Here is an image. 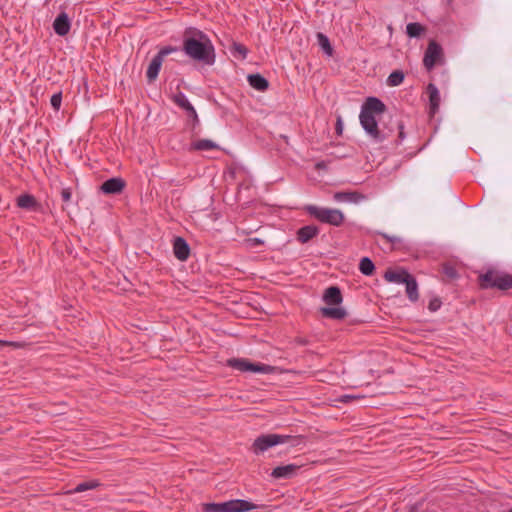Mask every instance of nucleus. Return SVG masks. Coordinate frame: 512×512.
Listing matches in <instances>:
<instances>
[{
  "mask_svg": "<svg viewBox=\"0 0 512 512\" xmlns=\"http://www.w3.org/2000/svg\"><path fill=\"white\" fill-rule=\"evenodd\" d=\"M183 51L191 59L212 65L215 62V50L209 37L195 28L184 32Z\"/></svg>",
  "mask_w": 512,
  "mask_h": 512,
  "instance_id": "f257e3e1",
  "label": "nucleus"
},
{
  "mask_svg": "<svg viewBox=\"0 0 512 512\" xmlns=\"http://www.w3.org/2000/svg\"><path fill=\"white\" fill-rule=\"evenodd\" d=\"M386 110L385 104L376 97H368L361 107L359 120L365 132L376 142H382L393 132L392 128L385 130L378 126L376 117Z\"/></svg>",
  "mask_w": 512,
  "mask_h": 512,
  "instance_id": "f03ea898",
  "label": "nucleus"
},
{
  "mask_svg": "<svg viewBox=\"0 0 512 512\" xmlns=\"http://www.w3.org/2000/svg\"><path fill=\"white\" fill-rule=\"evenodd\" d=\"M478 284L481 289H498L507 291L512 289V275L504 271L489 268L478 275Z\"/></svg>",
  "mask_w": 512,
  "mask_h": 512,
  "instance_id": "7ed1b4c3",
  "label": "nucleus"
},
{
  "mask_svg": "<svg viewBox=\"0 0 512 512\" xmlns=\"http://www.w3.org/2000/svg\"><path fill=\"white\" fill-rule=\"evenodd\" d=\"M306 211L309 213V215L316 218L318 221L336 227L342 225L345 219L344 214L339 209L335 208L308 205L306 207Z\"/></svg>",
  "mask_w": 512,
  "mask_h": 512,
  "instance_id": "20e7f679",
  "label": "nucleus"
},
{
  "mask_svg": "<svg viewBox=\"0 0 512 512\" xmlns=\"http://www.w3.org/2000/svg\"><path fill=\"white\" fill-rule=\"evenodd\" d=\"M256 508L255 504L242 499L229 500L222 503H204L202 505L204 512H246Z\"/></svg>",
  "mask_w": 512,
  "mask_h": 512,
  "instance_id": "39448f33",
  "label": "nucleus"
},
{
  "mask_svg": "<svg viewBox=\"0 0 512 512\" xmlns=\"http://www.w3.org/2000/svg\"><path fill=\"white\" fill-rule=\"evenodd\" d=\"M291 439L289 435L266 434L257 437L252 445L255 454L263 453L269 448L287 443Z\"/></svg>",
  "mask_w": 512,
  "mask_h": 512,
  "instance_id": "423d86ee",
  "label": "nucleus"
},
{
  "mask_svg": "<svg viewBox=\"0 0 512 512\" xmlns=\"http://www.w3.org/2000/svg\"><path fill=\"white\" fill-rule=\"evenodd\" d=\"M227 365L234 369H237L242 372L251 371V372H260L267 373L270 371L271 367L264 364H254L245 359H237L231 358L227 360Z\"/></svg>",
  "mask_w": 512,
  "mask_h": 512,
  "instance_id": "0eeeda50",
  "label": "nucleus"
},
{
  "mask_svg": "<svg viewBox=\"0 0 512 512\" xmlns=\"http://www.w3.org/2000/svg\"><path fill=\"white\" fill-rule=\"evenodd\" d=\"M442 47L434 40L430 41L424 54L423 64L430 71L442 57Z\"/></svg>",
  "mask_w": 512,
  "mask_h": 512,
  "instance_id": "6e6552de",
  "label": "nucleus"
},
{
  "mask_svg": "<svg viewBox=\"0 0 512 512\" xmlns=\"http://www.w3.org/2000/svg\"><path fill=\"white\" fill-rule=\"evenodd\" d=\"M125 188V181L120 177H114L105 181L100 190L105 194H120Z\"/></svg>",
  "mask_w": 512,
  "mask_h": 512,
  "instance_id": "1a4fd4ad",
  "label": "nucleus"
},
{
  "mask_svg": "<svg viewBox=\"0 0 512 512\" xmlns=\"http://www.w3.org/2000/svg\"><path fill=\"white\" fill-rule=\"evenodd\" d=\"M173 102L178 105L180 108L185 110L194 121H198V115L192 104L189 102L184 93L178 92L173 96Z\"/></svg>",
  "mask_w": 512,
  "mask_h": 512,
  "instance_id": "9d476101",
  "label": "nucleus"
},
{
  "mask_svg": "<svg viewBox=\"0 0 512 512\" xmlns=\"http://www.w3.org/2000/svg\"><path fill=\"white\" fill-rule=\"evenodd\" d=\"M71 23L68 15L65 12H61L53 22V29L59 36H65L69 33Z\"/></svg>",
  "mask_w": 512,
  "mask_h": 512,
  "instance_id": "9b49d317",
  "label": "nucleus"
},
{
  "mask_svg": "<svg viewBox=\"0 0 512 512\" xmlns=\"http://www.w3.org/2000/svg\"><path fill=\"white\" fill-rule=\"evenodd\" d=\"M173 252L178 260L185 261L189 257L190 247L182 237H176L173 243Z\"/></svg>",
  "mask_w": 512,
  "mask_h": 512,
  "instance_id": "f8f14e48",
  "label": "nucleus"
},
{
  "mask_svg": "<svg viewBox=\"0 0 512 512\" xmlns=\"http://www.w3.org/2000/svg\"><path fill=\"white\" fill-rule=\"evenodd\" d=\"M342 300L341 291L337 286L328 287L323 294V301L327 305H339Z\"/></svg>",
  "mask_w": 512,
  "mask_h": 512,
  "instance_id": "ddd939ff",
  "label": "nucleus"
},
{
  "mask_svg": "<svg viewBox=\"0 0 512 512\" xmlns=\"http://www.w3.org/2000/svg\"><path fill=\"white\" fill-rule=\"evenodd\" d=\"M298 469H299V466H297L295 464H288V465H284V466H278V467L273 469V471L271 473V476L273 478H275V479L291 478L292 476H294L296 474Z\"/></svg>",
  "mask_w": 512,
  "mask_h": 512,
  "instance_id": "4468645a",
  "label": "nucleus"
},
{
  "mask_svg": "<svg viewBox=\"0 0 512 512\" xmlns=\"http://www.w3.org/2000/svg\"><path fill=\"white\" fill-rule=\"evenodd\" d=\"M16 204L19 208L30 211H36L39 208L36 198L31 194H22L18 196Z\"/></svg>",
  "mask_w": 512,
  "mask_h": 512,
  "instance_id": "2eb2a0df",
  "label": "nucleus"
},
{
  "mask_svg": "<svg viewBox=\"0 0 512 512\" xmlns=\"http://www.w3.org/2000/svg\"><path fill=\"white\" fill-rule=\"evenodd\" d=\"M411 274L406 270H388L385 272L384 278L396 284H404Z\"/></svg>",
  "mask_w": 512,
  "mask_h": 512,
  "instance_id": "dca6fc26",
  "label": "nucleus"
},
{
  "mask_svg": "<svg viewBox=\"0 0 512 512\" xmlns=\"http://www.w3.org/2000/svg\"><path fill=\"white\" fill-rule=\"evenodd\" d=\"M336 202H352L358 203L365 199V196L358 192H336L333 195Z\"/></svg>",
  "mask_w": 512,
  "mask_h": 512,
  "instance_id": "f3484780",
  "label": "nucleus"
},
{
  "mask_svg": "<svg viewBox=\"0 0 512 512\" xmlns=\"http://www.w3.org/2000/svg\"><path fill=\"white\" fill-rule=\"evenodd\" d=\"M320 312L323 317L341 320L347 316V312L342 307H322Z\"/></svg>",
  "mask_w": 512,
  "mask_h": 512,
  "instance_id": "a211bd4d",
  "label": "nucleus"
},
{
  "mask_svg": "<svg viewBox=\"0 0 512 512\" xmlns=\"http://www.w3.org/2000/svg\"><path fill=\"white\" fill-rule=\"evenodd\" d=\"M427 92H428V95H429L430 112L432 114H434L438 110L439 105H440L439 90H438V88L434 84L430 83L427 86Z\"/></svg>",
  "mask_w": 512,
  "mask_h": 512,
  "instance_id": "6ab92c4d",
  "label": "nucleus"
},
{
  "mask_svg": "<svg viewBox=\"0 0 512 512\" xmlns=\"http://www.w3.org/2000/svg\"><path fill=\"white\" fill-rule=\"evenodd\" d=\"M319 230L316 226L307 225L300 228L297 232V239L301 243H307L318 234Z\"/></svg>",
  "mask_w": 512,
  "mask_h": 512,
  "instance_id": "aec40b11",
  "label": "nucleus"
},
{
  "mask_svg": "<svg viewBox=\"0 0 512 512\" xmlns=\"http://www.w3.org/2000/svg\"><path fill=\"white\" fill-rule=\"evenodd\" d=\"M162 63H163V61L161 60L160 56L155 55L153 57V59L151 60L149 66H148L147 72H146L147 79L149 82H152L157 78L159 71L161 69Z\"/></svg>",
  "mask_w": 512,
  "mask_h": 512,
  "instance_id": "412c9836",
  "label": "nucleus"
},
{
  "mask_svg": "<svg viewBox=\"0 0 512 512\" xmlns=\"http://www.w3.org/2000/svg\"><path fill=\"white\" fill-rule=\"evenodd\" d=\"M247 79L250 86L258 91H265L269 86L268 81L260 74H251Z\"/></svg>",
  "mask_w": 512,
  "mask_h": 512,
  "instance_id": "4be33fe9",
  "label": "nucleus"
},
{
  "mask_svg": "<svg viewBox=\"0 0 512 512\" xmlns=\"http://www.w3.org/2000/svg\"><path fill=\"white\" fill-rule=\"evenodd\" d=\"M406 286V293L408 298L415 302L419 298L418 285L416 279L411 275L410 278L404 283Z\"/></svg>",
  "mask_w": 512,
  "mask_h": 512,
  "instance_id": "5701e85b",
  "label": "nucleus"
},
{
  "mask_svg": "<svg viewBox=\"0 0 512 512\" xmlns=\"http://www.w3.org/2000/svg\"><path fill=\"white\" fill-rule=\"evenodd\" d=\"M191 148L197 151H207L217 149L218 145L209 139H200L192 142Z\"/></svg>",
  "mask_w": 512,
  "mask_h": 512,
  "instance_id": "b1692460",
  "label": "nucleus"
},
{
  "mask_svg": "<svg viewBox=\"0 0 512 512\" xmlns=\"http://www.w3.org/2000/svg\"><path fill=\"white\" fill-rule=\"evenodd\" d=\"M424 31V26L417 22L409 23L406 26V33L409 37H419Z\"/></svg>",
  "mask_w": 512,
  "mask_h": 512,
  "instance_id": "393cba45",
  "label": "nucleus"
},
{
  "mask_svg": "<svg viewBox=\"0 0 512 512\" xmlns=\"http://www.w3.org/2000/svg\"><path fill=\"white\" fill-rule=\"evenodd\" d=\"M318 44L321 47V49L328 55L331 56L333 53V48L330 44V41L326 35L323 33L317 34Z\"/></svg>",
  "mask_w": 512,
  "mask_h": 512,
  "instance_id": "a878e982",
  "label": "nucleus"
},
{
  "mask_svg": "<svg viewBox=\"0 0 512 512\" xmlns=\"http://www.w3.org/2000/svg\"><path fill=\"white\" fill-rule=\"evenodd\" d=\"M359 269L362 274L369 276L373 273L375 266L368 257H364L360 261Z\"/></svg>",
  "mask_w": 512,
  "mask_h": 512,
  "instance_id": "bb28decb",
  "label": "nucleus"
},
{
  "mask_svg": "<svg viewBox=\"0 0 512 512\" xmlns=\"http://www.w3.org/2000/svg\"><path fill=\"white\" fill-rule=\"evenodd\" d=\"M404 80V74L402 71L400 70H396V71H393L388 79H387V83L389 86H398L400 85Z\"/></svg>",
  "mask_w": 512,
  "mask_h": 512,
  "instance_id": "cd10ccee",
  "label": "nucleus"
},
{
  "mask_svg": "<svg viewBox=\"0 0 512 512\" xmlns=\"http://www.w3.org/2000/svg\"><path fill=\"white\" fill-rule=\"evenodd\" d=\"M61 200L63 203V210L67 209L72 204V191L70 188H62L60 192Z\"/></svg>",
  "mask_w": 512,
  "mask_h": 512,
  "instance_id": "c85d7f7f",
  "label": "nucleus"
},
{
  "mask_svg": "<svg viewBox=\"0 0 512 512\" xmlns=\"http://www.w3.org/2000/svg\"><path fill=\"white\" fill-rule=\"evenodd\" d=\"M231 51L234 55L238 54L241 59H245L248 53L247 48L244 45L237 42H234L232 44Z\"/></svg>",
  "mask_w": 512,
  "mask_h": 512,
  "instance_id": "c756f323",
  "label": "nucleus"
},
{
  "mask_svg": "<svg viewBox=\"0 0 512 512\" xmlns=\"http://www.w3.org/2000/svg\"><path fill=\"white\" fill-rule=\"evenodd\" d=\"M96 488V481L92 480L89 482H83L78 484L71 492L73 493H80L89 489Z\"/></svg>",
  "mask_w": 512,
  "mask_h": 512,
  "instance_id": "7c9ffc66",
  "label": "nucleus"
},
{
  "mask_svg": "<svg viewBox=\"0 0 512 512\" xmlns=\"http://www.w3.org/2000/svg\"><path fill=\"white\" fill-rule=\"evenodd\" d=\"M61 102H62V93L61 92H58V93H55L52 95V97L50 99V103L54 110L58 111L60 109Z\"/></svg>",
  "mask_w": 512,
  "mask_h": 512,
  "instance_id": "2f4dec72",
  "label": "nucleus"
},
{
  "mask_svg": "<svg viewBox=\"0 0 512 512\" xmlns=\"http://www.w3.org/2000/svg\"><path fill=\"white\" fill-rule=\"evenodd\" d=\"M264 243V241L260 238H248L244 241V244L248 247V248H254L258 245H262Z\"/></svg>",
  "mask_w": 512,
  "mask_h": 512,
  "instance_id": "473e14b6",
  "label": "nucleus"
},
{
  "mask_svg": "<svg viewBox=\"0 0 512 512\" xmlns=\"http://www.w3.org/2000/svg\"><path fill=\"white\" fill-rule=\"evenodd\" d=\"M177 51V48L175 47H171V46H167V47H164L162 48L157 54L156 56H160L161 60L163 61L164 60V57L169 55L170 53H173Z\"/></svg>",
  "mask_w": 512,
  "mask_h": 512,
  "instance_id": "72a5a7b5",
  "label": "nucleus"
},
{
  "mask_svg": "<svg viewBox=\"0 0 512 512\" xmlns=\"http://www.w3.org/2000/svg\"><path fill=\"white\" fill-rule=\"evenodd\" d=\"M363 398L362 395H359V394H345V395H342L340 396L339 398V401L342 402V403H348L352 400H356V399H361Z\"/></svg>",
  "mask_w": 512,
  "mask_h": 512,
  "instance_id": "f704fd0d",
  "label": "nucleus"
},
{
  "mask_svg": "<svg viewBox=\"0 0 512 512\" xmlns=\"http://www.w3.org/2000/svg\"><path fill=\"white\" fill-rule=\"evenodd\" d=\"M441 307V301L439 298H433L429 301L428 309L431 312L437 311Z\"/></svg>",
  "mask_w": 512,
  "mask_h": 512,
  "instance_id": "c9c22d12",
  "label": "nucleus"
},
{
  "mask_svg": "<svg viewBox=\"0 0 512 512\" xmlns=\"http://www.w3.org/2000/svg\"><path fill=\"white\" fill-rule=\"evenodd\" d=\"M445 274L450 278H455L457 276V272L453 267H445L444 268Z\"/></svg>",
  "mask_w": 512,
  "mask_h": 512,
  "instance_id": "e433bc0d",
  "label": "nucleus"
},
{
  "mask_svg": "<svg viewBox=\"0 0 512 512\" xmlns=\"http://www.w3.org/2000/svg\"><path fill=\"white\" fill-rule=\"evenodd\" d=\"M380 235H381L383 238L387 239V240H388L389 242H391V243L400 242V238H399V237H397V236H389V235H387V234H385V233H380Z\"/></svg>",
  "mask_w": 512,
  "mask_h": 512,
  "instance_id": "4c0bfd02",
  "label": "nucleus"
},
{
  "mask_svg": "<svg viewBox=\"0 0 512 512\" xmlns=\"http://www.w3.org/2000/svg\"><path fill=\"white\" fill-rule=\"evenodd\" d=\"M396 127H397V129H399V139L403 140L404 137H405L403 123L402 122H396Z\"/></svg>",
  "mask_w": 512,
  "mask_h": 512,
  "instance_id": "58836bf2",
  "label": "nucleus"
},
{
  "mask_svg": "<svg viewBox=\"0 0 512 512\" xmlns=\"http://www.w3.org/2000/svg\"><path fill=\"white\" fill-rule=\"evenodd\" d=\"M15 343L14 342H9V341H5V340H1L0 339V346H14Z\"/></svg>",
  "mask_w": 512,
  "mask_h": 512,
  "instance_id": "ea45409f",
  "label": "nucleus"
},
{
  "mask_svg": "<svg viewBox=\"0 0 512 512\" xmlns=\"http://www.w3.org/2000/svg\"><path fill=\"white\" fill-rule=\"evenodd\" d=\"M337 133L338 134H341L342 133V124H341V119L339 118L338 121H337Z\"/></svg>",
  "mask_w": 512,
  "mask_h": 512,
  "instance_id": "a19ab883",
  "label": "nucleus"
},
{
  "mask_svg": "<svg viewBox=\"0 0 512 512\" xmlns=\"http://www.w3.org/2000/svg\"><path fill=\"white\" fill-rule=\"evenodd\" d=\"M453 2V0H448V4H451Z\"/></svg>",
  "mask_w": 512,
  "mask_h": 512,
  "instance_id": "79ce46f5",
  "label": "nucleus"
},
{
  "mask_svg": "<svg viewBox=\"0 0 512 512\" xmlns=\"http://www.w3.org/2000/svg\"><path fill=\"white\" fill-rule=\"evenodd\" d=\"M507 512H512V508L510 510H508Z\"/></svg>",
  "mask_w": 512,
  "mask_h": 512,
  "instance_id": "37998d69",
  "label": "nucleus"
}]
</instances>
